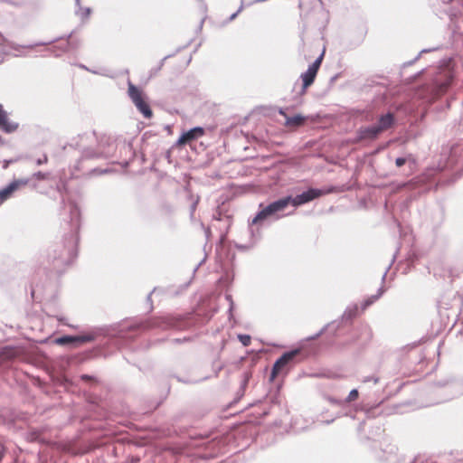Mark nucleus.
I'll list each match as a JSON object with an SVG mask.
<instances>
[{"label": "nucleus", "instance_id": "1", "mask_svg": "<svg viewBox=\"0 0 463 463\" xmlns=\"http://www.w3.org/2000/svg\"><path fill=\"white\" fill-rule=\"evenodd\" d=\"M300 354L299 349H295L283 354L274 364L271 373L270 381L273 382L279 374H287L290 368L295 364L296 358Z\"/></svg>", "mask_w": 463, "mask_h": 463}, {"label": "nucleus", "instance_id": "2", "mask_svg": "<svg viewBox=\"0 0 463 463\" xmlns=\"http://www.w3.org/2000/svg\"><path fill=\"white\" fill-rule=\"evenodd\" d=\"M453 79L454 71L450 64L440 69L434 79V99L447 92Z\"/></svg>", "mask_w": 463, "mask_h": 463}, {"label": "nucleus", "instance_id": "3", "mask_svg": "<svg viewBox=\"0 0 463 463\" xmlns=\"http://www.w3.org/2000/svg\"><path fill=\"white\" fill-rule=\"evenodd\" d=\"M393 118H380L377 124L371 127L361 128L358 131V140H372L376 138L380 133L392 127Z\"/></svg>", "mask_w": 463, "mask_h": 463}, {"label": "nucleus", "instance_id": "4", "mask_svg": "<svg viewBox=\"0 0 463 463\" xmlns=\"http://www.w3.org/2000/svg\"><path fill=\"white\" fill-rule=\"evenodd\" d=\"M128 93L140 113H142L144 116H152L150 106L146 101V96L141 89L137 88L133 83L128 82Z\"/></svg>", "mask_w": 463, "mask_h": 463}, {"label": "nucleus", "instance_id": "5", "mask_svg": "<svg viewBox=\"0 0 463 463\" xmlns=\"http://www.w3.org/2000/svg\"><path fill=\"white\" fill-rule=\"evenodd\" d=\"M290 202L291 196H287L269 203L257 213V215L252 220V224H257L258 222L267 219L269 216L273 215L278 212L283 211L287 206H288V204H290Z\"/></svg>", "mask_w": 463, "mask_h": 463}, {"label": "nucleus", "instance_id": "6", "mask_svg": "<svg viewBox=\"0 0 463 463\" xmlns=\"http://www.w3.org/2000/svg\"><path fill=\"white\" fill-rule=\"evenodd\" d=\"M325 50H323L322 53L319 57L308 67L307 71L301 74V79L303 81V90L311 86L317 77L319 67L322 63L324 58Z\"/></svg>", "mask_w": 463, "mask_h": 463}, {"label": "nucleus", "instance_id": "7", "mask_svg": "<svg viewBox=\"0 0 463 463\" xmlns=\"http://www.w3.org/2000/svg\"><path fill=\"white\" fill-rule=\"evenodd\" d=\"M205 134L204 128L201 127L194 128L184 133L176 141L177 146H184L185 145L191 146L192 143Z\"/></svg>", "mask_w": 463, "mask_h": 463}, {"label": "nucleus", "instance_id": "8", "mask_svg": "<svg viewBox=\"0 0 463 463\" xmlns=\"http://www.w3.org/2000/svg\"><path fill=\"white\" fill-rule=\"evenodd\" d=\"M324 194V192L319 189H309L307 192L302 193L301 194L297 195L296 197H291L290 203L294 206H299L301 204L307 203L316 198L320 197Z\"/></svg>", "mask_w": 463, "mask_h": 463}, {"label": "nucleus", "instance_id": "9", "mask_svg": "<svg viewBox=\"0 0 463 463\" xmlns=\"http://www.w3.org/2000/svg\"><path fill=\"white\" fill-rule=\"evenodd\" d=\"M21 184H26V182L14 181L8 186L0 191V205L6 201L12 194L18 189Z\"/></svg>", "mask_w": 463, "mask_h": 463}, {"label": "nucleus", "instance_id": "10", "mask_svg": "<svg viewBox=\"0 0 463 463\" xmlns=\"http://www.w3.org/2000/svg\"><path fill=\"white\" fill-rule=\"evenodd\" d=\"M93 339H94V336L92 335H81V336L66 335V336H62V337L57 339V343L61 344V345L70 344V343H73V342L87 343V342L92 341Z\"/></svg>", "mask_w": 463, "mask_h": 463}, {"label": "nucleus", "instance_id": "11", "mask_svg": "<svg viewBox=\"0 0 463 463\" xmlns=\"http://www.w3.org/2000/svg\"><path fill=\"white\" fill-rule=\"evenodd\" d=\"M18 128V124L10 121V118H0V129L5 133L10 134Z\"/></svg>", "mask_w": 463, "mask_h": 463}, {"label": "nucleus", "instance_id": "12", "mask_svg": "<svg viewBox=\"0 0 463 463\" xmlns=\"http://www.w3.org/2000/svg\"><path fill=\"white\" fill-rule=\"evenodd\" d=\"M306 118H286L285 126L288 128L299 127L304 123Z\"/></svg>", "mask_w": 463, "mask_h": 463}, {"label": "nucleus", "instance_id": "13", "mask_svg": "<svg viewBox=\"0 0 463 463\" xmlns=\"http://www.w3.org/2000/svg\"><path fill=\"white\" fill-rule=\"evenodd\" d=\"M256 112L258 114H260L262 116H270V115H274L277 113V110L276 109H273L271 108H267V107H260L256 109Z\"/></svg>", "mask_w": 463, "mask_h": 463}, {"label": "nucleus", "instance_id": "14", "mask_svg": "<svg viewBox=\"0 0 463 463\" xmlns=\"http://www.w3.org/2000/svg\"><path fill=\"white\" fill-rule=\"evenodd\" d=\"M238 338L244 346H249L251 343V337L249 335H239Z\"/></svg>", "mask_w": 463, "mask_h": 463}, {"label": "nucleus", "instance_id": "15", "mask_svg": "<svg viewBox=\"0 0 463 463\" xmlns=\"http://www.w3.org/2000/svg\"><path fill=\"white\" fill-rule=\"evenodd\" d=\"M358 396H359L358 391L356 389L352 390L346 398V402H352L357 400Z\"/></svg>", "mask_w": 463, "mask_h": 463}, {"label": "nucleus", "instance_id": "16", "mask_svg": "<svg viewBox=\"0 0 463 463\" xmlns=\"http://www.w3.org/2000/svg\"><path fill=\"white\" fill-rule=\"evenodd\" d=\"M34 177L37 180H44V179H47L48 175L45 173H43V172H38V173L34 174Z\"/></svg>", "mask_w": 463, "mask_h": 463}, {"label": "nucleus", "instance_id": "17", "mask_svg": "<svg viewBox=\"0 0 463 463\" xmlns=\"http://www.w3.org/2000/svg\"><path fill=\"white\" fill-rule=\"evenodd\" d=\"M378 298V296H373L371 297L370 298H368L365 302H364V307H369L371 304H373L376 299Z\"/></svg>", "mask_w": 463, "mask_h": 463}, {"label": "nucleus", "instance_id": "18", "mask_svg": "<svg viewBox=\"0 0 463 463\" xmlns=\"http://www.w3.org/2000/svg\"><path fill=\"white\" fill-rule=\"evenodd\" d=\"M406 163V159L405 158H402V157H399L395 160V165L398 166V167H401L404 164Z\"/></svg>", "mask_w": 463, "mask_h": 463}, {"label": "nucleus", "instance_id": "19", "mask_svg": "<svg viewBox=\"0 0 463 463\" xmlns=\"http://www.w3.org/2000/svg\"><path fill=\"white\" fill-rule=\"evenodd\" d=\"M47 162H48V156L46 155H44L42 158H39L36 163H37V165H40L45 164Z\"/></svg>", "mask_w": 463, "mask_h": 463}, {"label": "nucleus", "instance_id": "20", "mask_svg": "<svg viewBox=\"0 0 463 463\" xmlns=\"http://www.w3.org/2000/svg\"><path fill=\"white\" fill-rule=\"evenodd\" d=\"M0 116H5V112L4 111L2 105H0Z\"/></svg>", "mask_w": 463, "mask_h": 463}, {"label": "nucleus", "instance_id": "21", "mask_svg": "<svg viewBox=\"0 0 463 463\" xmlns=\"http://www.w3.org/2000/svg\"><path fill=\"white\" fill-rule=\"evenodd\" d=\"M7 352H8V356L14 355V351L13 349H8Z\"/></svg>", "mask_w": 463, "mask_h": 463}, {"label": "nucleus", "instance_id": "22", "mask_svg": "<svg viewBox=\"0 0 463 463\" xmlns=\"http://www.w3.org/2000/svg\"><path fill=\"white\" fill-rule=\"evenodd\" d=\"M278 112H279V114H284V112H283L281 109H279Z\"/></svg>", "mask_w": 463, "mask_h": 463}, {"label": "nucleus", "instance_id": "23", "mask_svg": "<svg viewBox=\"0 0 463 463\" xmlns=\"http://www.w3.org/2000/svg\"><path fill=\"white\" fill-rule=\"evenodd\" d=\"M385 116L391 117L392 115L391 113H387Z\"/></svg>", "mask_w": 463, "mask_h": 463}]
</instances>
